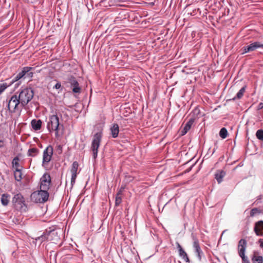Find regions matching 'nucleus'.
I'll return each mask as SVG.
<instances>
[{"instance_id": "f257e3e1", "label": "nucleus", "mask_w": 263, "mask_h": 263, "mask_svg": "<svg viewBox=\"0 0 263 263\" xmlns=\"http://www.w3.org/2000/svg\"><path fill=\"white\" fill-rule=\"evenodd\" d=\"M47 128L50 133L55 132L56 137L59 136V132L61 128H63V125L60 124L59 118L57 115L49 116Z\"/></svg>"}, {"instance_id": "f03ea898", "label": "nucleus", "mask_w": 263, "mask_h": 263, "mask_svg": "<svg viewBox=\"0 0 263 263\" xmlns=\"http://www.w3.org/2000/svg\"><path fill=\"white\" fill-rule=\"evenodd\" d=\"M33 95V91L31 88L26 87L22 89L17 96L21 102V106H26L31 100Z\"/></svg>"}, {"instance_id": "7ed1b4c3", "label": "nucleus", "mask_w": 263, "mask_h": 263, "mask_svg": "<svg viewBox=\"0 0 263 263\" xmlns=\"http://www.w3.org/2000/svg\"><path fill=\"white\" fill-rule=\"evenodd\" d=\"M49 198V193L46 190H41L33 192L31 196V200L35 203H44Z\"/></svg>"}, {"instance_id": "20e7f679", "label": "nucleus", "mask_w": 263, "mask_h": 263, "mask_svg": "<svg viewBox=\"0 0 263 263\" xmlns=\"http://www.w3.org/2000/svg\"><path fill=\"white\" fill-rule=\"evenodd\" d=\"M12 203L14 208L21 212H26L28 210L27 205L25 200L21 194H17L14 196L12 199Z\"/></svg>"}, {"instance_id": "39448f33", "label": "nucleus", "mask_w": 263, "mask_h": 263, "mask_svg": "<svg viewBox=\"0 0 263 263\" xmlns=\"http://www.w3.org/2000/svg\"><path fill=\"white\" fill-rule=\"evenodd\" d=\"M102 137V133L101 132L96 133L93 136L91 148L92 152L93 157L95 159L98 156V148L100 145Z\"/></svg>"}, {"instance_id": "423d86ee", "label": "nucleus", "mask_w": 263, "mask_h": 263, "mask_svg": "<svg viewBox=\"0 0 263 263\" xmlns=\"http://www.w3.org/2000/svg\"><path fill=\"white\" fill-rule=\"evenodd\" d=\"M7 106L11 112H14L16 110L21 109L23 107L21 106V102L16 95L11 97L7 103Z\"/></svg>"}, {"instance_id": "0eeeda50", "label": "nucleus", "mask_w": 263, "mask_h": 263, "mask_svg": "<svg viewBox=\"0 0 263 263\" xmlns=\"http://www.w3.org/2000/svg\"><path fill=\"white\" fill-rule=\"evenodd\" d=\"M60 239L58 236V232L54 230H46L44 235L39 237L36 239V240H40L41 242L45 241L46 239L48 240L58 241Z\"/></svg>"}, {"instance_id": "6e6552de", "label": "nucleus", "mask_w": 263, "mask_h": 263, "mask_svg": "<svg viewBox=\"0 0 263 263\" xmlns=\"http://www.w3.org/2000/svg\"><path fill=\"white\" fill-rule=\"evenodd\" d=\"M53 148L51 145H48L43 151L42 165H48L53 155Z\"/></svg>"}, {"instance_id": "1a4fd4ad", "label": "nucleus", "mask_w": 263, "mask_h": 263, "mask_svg": "<svg viewBox=\"0 0 263 263\" xmlns=\"http://www.w3.org/2000/svg\"><path fill=\"white\" fill-rule=\"evenodd\" d=\"M32 68L30 67H24L23 68L21 71L18 72L16 76L13 79V80L11 81V83H13L14 82L17 81L21 78H23L26 74L29 77H32L33 73L32 72H30V70L32 69Z\"/></svg>"}, {"instance_id": "9d476101", "label": "nucleus", "mask_w": 263, "mask_h": 263, "mask_svg": "<svg viewBox=\"0 0 263 263\" xmlns=\"http://www.w3.org/2000/svg\"><path fill=\"white\" fill-rule=\"evenodd\" d=\"M51 184V177L48 173H45L40 179V189L48 192Z\"/></svg>"}, {"instance_id": "9b49d317", "label": "nucleus", "mask_w": 263, "mask_h": 263, "mask_svg": "<svg viewBox=\"0 0 263 263\" xmlns=\"http://www.w3.org/2000/svg\"><path fill=\"white\" fill-rule=\"evenodd\" d=\"M263 49V44L259 42H255L251 43L248 46H244L242 48V54H245L249 52L254 51L257 49Z\"/></svg>"}, {"instance_id": "f8f14e48", "label": "nucleus", "mask_w": 263, "mask_h": 263, "mask_svg": "<svg viewBox=\"0 0 263 263\" xmlns=\"http://www.w3.org/2000/svg\"><path fill=\"white\" fill-rule=\"evenodd\" d=\"M192 238L193 240V247L195 249V252L197 255V257L199 260H201L203 252L201 250L198 239L192 234Z\"/></svg>"}, {"instance_id": "ddd939ff", "label": "nucleus", "mask_w": 263, "mask_h": 263, "mask_svg": "<svg viewBox=\"0 0 263 263\" xmlns=\"http://www.w3.org/2000/svg\"><path fill=\"white\" fill-rule=\"evenodd\" d=\"M79 167V164L78 162L74 161L72 164V167L71 169V184L73 185L76 182V179L78 174V169Z\"/></svg>"}, {"instance_id": "4468645a", "label": "nucleus", "mask_w": 263, "mask_h": 263, "mask_svg": "<svg viewBox=\"0 0 263 263\" xmlns=\"http://www.w3.org/2000/svg\"><path fill=\"white\" fill-rule=\"evenodd\" d=\"M69 82L72 88V92L75 93H80L81 88L79 86V84L77 80L74 77H71Z\"/></svg>"}, {"instance_id": "2eb2a0df", "label": "nucleus", "mask_w": 263, "mask_h": 263, "mask_svg": "<svg viewBox=\"0 0 263 263\" xmlns=\"http://www.w3.org/2000/svg\"><path fill=\"white\" fill-rule=\"evenodd\" d=\"M176 244H177V248L178 250V253H179V256L182 259H183L184 261H185L186 262H189L190 259L188 257L187 253L183 250V249L182 248V247L179 244V243L177 242Z\"/></svg>"}, {"instance_id": "dca6fc26", "label": "nucleus", "mask_w": 263, "mask_h": 263, "mask_svg": "<svg viewBox=\"0 0 263 263\" xmlns=\"http://www.w3.org/2000/svg\"><path fill=\"white\" fill-rule=\"evenodd\" d=\"M247 247V241L244 239H241L238 242V251L239 256H244Z\"/></svg>"}, {"instance_id": "f3484780", "label": "nucleus", "mask_w": 263, "mask_h": 263, "mask_svg": "<svg viewBox=\"0 0 263 263\" xmlns=\"http://www.w3.org/2000/svg\"><path fill=\"white\" fill-rule=\"evenodd\" d=\"M254 231L256 235H263V221H259L255 223Z\"/></svg>"}, {"instance_id": "a211bd4d", "label": "nucleus", "mask_w": 263, "mask_h": 263, "mask_svg": "<svg viewBox=\"0 0 263 263\" xmlns=\"http://www.w3.org/2000/svg\"><path fill=\"white\" fill-rule=\"evenodd\" d=\"M110 131L111 137L114 138H117L119 132V125L116 123L113 124L110 128Z\"/></svg>"}, {"instance_id": "6ab92c4d", "label": "nucleus", "mask_w": 263, "mask_h": 263, "mask_svg": "<svg viewBox=\"0 0 263 263\" xmlns=\"http://www.w3.org/2000/svg\"><path fill=\"white\" fill-rule=\"evenodd\" d=\"M194 122V119L193 118H191L187 122L185 125L183 129L181 131V135H184L187 133V132L190 129L192 125Z\"/></svg>"}, {"instance_id": "aec40b11", "label": "nucleus", "mask_w": 263, "mask_h": 263, "mask_svg": "<svg viewBox=\"0 0 263 263\" xmlns=\"http://www.w3.org/2000/svg\"><path fill=\"white\" fill-rule=\"evenodd\" d=\"M42 121L41 120L33 119L31 122V126L34 130H39L41 128Z\"/></svg>"}, {"instance_id": "412c9836", "label": "nucleus", "mask_w": 263, "mask_h": 263, "mask_svg": "<svg viewBox=\"0 0 263 263\" xmlns=\"http://www.w3.org/2000/svg\"><path fill=\"white\" fill-rule=\"evenodd\" d=\"M226 175V172L222 170H218L215 174V178L216 179L218 183L222 181V179Z\"/></svg>"}, {"instance_id": "4be33fe9", "label": "nucleus", "mask_w": 263, "mask_h": 263, "mask_svg": "<svg viewBox=\"0 0 263 263\" xmlns=\"http://www.w3.org/2000/svg\"><path fill=\"white\" fill-rule=\"evenodd\" d=\"M10 196L8 194H3L1 198V201L4 206H7L10 201Z\"/></svg>"}, {"instance_id": "5701e85b", "label": "nucleus", "mask_w": 263, "mask_h": 263, "mask_svg": "<svg viewBox=\"0 0 263 263\" xmlns=\"http://www.w3.org/2000/svg\"><path fill=\"white\" fill-rule=\"evenodd\" d=\"M246 86L242 87L239 90V91L237 93L236 96L234 98H233L232 100H235L236 99H241L243 96L244 92H245V90H246Z\"/></svg>"}, {"instance_id": "b1692460", "label": "nucleus", "mask_w": 263, "mask_h": 263, "mask_svg": "<svg viewBox=\"0 0 263 263\" xmlns=\"http://www.w3.org/2000/svg\"><path fill=\"white\" fill-rule=\"evenodd\" d=\"M19 159L18 157H15L12 162V166L15 169V170H21L22 166L20 165V164L18 163Z\"/></svg>"}, {"instance_id": "393cba45", "label": "nucleus", "mask_w": 263, "mask_h": 263, "mask_svg": "<svg viewBox=\"0 0 263 263\" xmlns=\"http://www.w3.org/2000/svg\"><path fill=\"white\" fill-rule=\"evenodd\" d=\"M14 176L15 179L17 181H20L22 179V172L21 170H15L14 172Z\"/></svg>"}, {"instance_id": "a878e982", "label": "nucleus", "mask_w": 263, "mask_h": 263, "mask_svg": "<svg viewBox=\"0 0 263 263\" xmlns=\"http://www.w3.org/2000/svg\"><path fill=\"white\" fill-rule=\"evenodd\" d=\"M39 150L36 148H31L28 151V155L29 156L35 157L38 153Z\"/></svg>"}, {"instance_id": "bb28decb", "label": "nucleus", "mask_w": 263, "mask_h": 263, "mask_svg": "<svg viewBox=\"0 0 263 263\" xmlns=\"http://www.w3.org/2000/svg\"><path fill=\"white\" fill-rule=\"evenodd\" d=\"M219 136L222 139H225L228 136V131L224 127L222 128L219 132Z\"/></svg>"}, {"instance_id": "cd10ccee", "label": "nucleus", "mask_w": 263, "mask_h": 263, "mask_svg": "<svg viewBox=\"0 0 263 263\" xmlns=\"http://www.w3.org/2000/svg\"><path fill=\"white\" fill-rule=\"evenodd\" d=\"M12 83L10 82V83L7 84V83H4L0 84V95L9 86H10Z\"/></svg>"}, {"instance_id": "c85d7f7f", "label": "nucleus", "mask_w": 263, "mask_h": 263, "mask_svg": "<svg viewBox=\"0 0 263 263\" xmlns=\"http://www.w3.org/2000/svg\"><path fill=\"white\" fill-rule=\"evenodd\" d=\"M252 260L254 263H262L263 257L261 256H254Z\"/></svg>"}, {"instance_id": "c756f323", "label": "nucleus", "mask_w": 263, "mask_h": 263, "mask_svg": "<svg viewBox=\"0 0 263 263\" xmlns=\"http://www.w3.org/2000/svg\"><path fill=\"white\" fill-rule=\"evenodd\" d=\"M121 190L119 192V193L117 194L116 197V200H115V206H118L119 205V204L122 202V198L119 196L120 194H121Z\"/></svg>"}, {"instance_id": "7c9ffc66", "label": "nucleus", "mask_w": 263, "mask_h": 263, "mask_svg": "<svg viewBox=\"0 0 263 263\" xmlns=\"http://www.w3.org/2000/svg\"><path fill=\"white\" fill-rule=\"evenodd\" d=\"M256 136L259 140H263V130H258L256 133Z\"/></svg>"}, {"instance_id": "2f4dec72", "label": "nucleus", "mask_w": 263, "mask_h": 263, "mask_svg": "<svg viewBox=\"0 0 263 263\" xmlns=\"http://www.w3.org/2000/svg\"><path fill=\"white\" fill-rule=\"evenodd\" d=\"M260 213V211L257 208H253L250 212V216L254 217L256 214Z\"/></svg>"}, {"instance_id": "473e14b6", "label": "nucleus", "mask_w": 263, "mask_h": 263, "mask_svg": "<svg viewBox=\"0 0 263 263\" xmlns=\"http://www.w3.org/2000/svg\"><path fill=\"white\" fill-rule=\"evenodd\" d=\"M241 258H242L243 263H250L249 260H248V258L245 256V255L244 254V256H240Z\"/></svg>"}, {"instance_id": "72a5a7b5", "label": "nucleus", "mask_w": 263, "mask_h": 263, "mask_svg": "<svg viewBox=\"0 0 263 263\" xmlns=\"http://www.w3.org/2000/svg\"><path fill=\"white\" fill-rule=\"evenodd\" d=\"M63 148L62 146L61 145H58L57 146V151L58 152V154H61L62 153Z\"/></svg>"}, {"instance_id": "f704fd0d", "label": "nucleus", "mask_w": 263, "mask_h": 263, "mask_svg": "<svg viewBox=\"0 0 263 263\" xmlns=\"http://www.w3.org/2000/svg\"><path fill=\"white\" fill-rule=\"evenodd\" d=\"M61 87V84L60 82H57L56 84L54 86L53 88L56 89H59Z\"/></svg>"}, {"instance_id": "c9c22d12", "label": "nucleus", "mask_w": 263, "mask_h": 263, "mask_svg": "<svg viewBox=\"0 0 263 263\" xmlns=\"http://www.w3.org/2000/svg\"><path fill=\"white\" fill-rule=\"evenodd\" d=\"M263 108V103H260L257 107V109L260 110Z\"/></svg>"}, {"instance_id": "e433bc0d", "label": "nucleus", "mask_w": 263, "mask_h": 263, "mask_svg": "<svg viewBox=\"0 0 263 263\" xmlns=\"http://www.w3.org/2000/svg\"><path fill=\"white\" fill-rule=\"evenodd\" d=\"M258 243H259V246L261 248H263V239H260L258 240Z\"/></svg>"}, {"instance_id": "4c0bfd02", "label": "nucleus", "mask_w": 263, "mask_h": 263, "mask_svg": "<svg viewBox=\"0 0 263 263\" xmlns=\"http://www.w3.org/2000/svg\"><path fill=\"white\" fill-rule=\"evenodd\" d=\"M5 146L4 140H0V148L3 147Z\"/></svg>"}, {"instance_id": "58836bf2", "label": "nucleus", "mask_w": 263, "mask_h": 263, "mask_svg": "<svg viewBox=\"0 0 263 263\" xmlns=\"http://www.w3.org/2000/svg\"><path fill=\"white\" fill-rule=\"evenodd\" d=\"M199 112H200V110H199V109H198V108H195V109H194V112L195 114H199Z\"/></svg>"}]
</instances>
